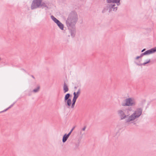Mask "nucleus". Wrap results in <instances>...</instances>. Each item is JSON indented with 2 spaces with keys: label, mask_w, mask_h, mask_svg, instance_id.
<instances>
[{
  "label": "nucleus",
  "mask_w": 156,
  "mask_h": 156,
  "mask_svg": "<svg viewBox=\"0 0 156 156\" xmlns=\"http://www.w3.org/2000/svg\"><path fill=\"white\" fill-rule=\"evenodd\" d=\"M77 20V15L75 11H72L66 21V23L69 30L71 36L74 37L75 35L76 29L75 25Z\"/></svg>",
  "instance_id": "f257e3e1"
},
{
  "label": "nucleus",
  "mask_w": 156,
  "mask_h": 156,
  "mask_svg": "<svg viewBox=\"0 0 156 156\" xmlns=\"http://www.w3.org/2000/svg\"><path fill=\"white\" fill-rule=\"evenodd\" d=\"M72 95L70 93L66 94L64 98V102L65 105L68 108H69L71 106L72 104V101L71 98Z\"/></svg>",
  "instance_id": "f03ea898"
},
{
  "label": "nucleus",
  "mask_w": 156,
  "mask_h": 156,
  "mask_svg": "<svg viewBox=\"0 0 156 156\" xmlns=\"http://www.w3.org/2000/svg\"><path fill=\"white\" fill-rule=\"evenodd\" d=\"M125 103H122V106H132L136 105V102L133 99L131 98H126L125 100Z\"/></svg>",
  "instance_id": "7ed1b4c3"
},
{
  "label": "nucleus",
  "mask_w": 156,
  "mask_h": 156,
  "mask_svg": "<svg viewBox=\"0 0 156 156\" xmlns=\"http://www.w3.org/2000/svg\"><path fill=\"white\" fill-rule=\"evenodd\" d=\"M41 0H33L31 4V9L32 10L40 7Z\"/></svg>",
  "instance_id": "20e7f679"
},
{
  "label": "nucleus",
  "mask_w": 156,
  "mask_h": 156,
  "mask_svg": "<svg viewBox=\"0 0 156 156\" xmlns=\"http://www.w3.org/2000/svg\"><path fill=\"white\" fill-rule=\"evenodd\" d=\"M118 114L119 115L121 120L126 118L128 115H126L124 112L122 110L118 111Z\"/></svg>",
  "instance_id": "39448f33"
},
{
  "label": "nucleus",
  "mask_w": 156,
  "mask_h": 156,
  "mask_svg": "<svg viewBox=\"0 0 156 156\" xmlns=\"http://www.w3.org/2000/svg\"><path fill=\"white\" fill-rule=\"evenodd\" d=\"M155 52H156V47L147 50L144 53L145 55H147L152 54Z\"/></svg>",
  "instance_id": "423d86ee"
},
{
  "label": "nucleus",
  "mask_w": 156,
  "mask_h": 156,
  "mask_svg": "<svg viewBox=\"0 0 156 156\" xmlns=\"http://www.w3.org/2000/svg\"><path fill=\"white\" fill-rule=\"evenodd\" d=\"M142 111V109L141 108H138L136 109V111H135L134 112L136 113V117L138 118L141 115Z\"/></svg>",
  "instance_id": "0eeeda50"
},
{
  "label": "nucleus",
  "mask_w": 156,
  "mask_h": 156,
  "mask_svg": "<svg viewBox=\"0 0 156 156\" xmlns=\"http://www.w3.org/2000/svg\"><path fill=\"white\" fill-rule=\"evenodd\" d=\"M69 90V88L67 85L65 81L64 83L63 86V90L64 93L68 92Z\"/></svg>",
  "instance_id": "6e6552de"
},
{
  "label": "nucleus",
  "mask_w": 156,
  "mask_h": 156,
  "mask_svg": "<svg viewBox=\"0 0 156 156\" xmlns=\"http://www.w3.org/2000/svg\"><path fill=\"white\" fill-rule=\"evenodd\" d=\"M56 24L61 30H64V26L59 21H58Z\"/></svg>",
  "instance_id": "1a4fd4ad"
},
{
  "label": "nucleus",
  "mask_w": 156,
  "mask_h": 156,
  "mask_svg": "<svg viewBox=\"0 0 156 156\" xmlns=\"http://www.w3.org/2000/svg\"><path fill=\"white\" fill-rule=\"evenodd\" d=\"M42 0H41V5H40V7H42V9H43L44 7H46L47 9H48V5H46L45 3L42 2Z\"/></svg>",
  "instance_id": "9d476101"
},
{
  "label": "nucleus",
  "mask_w": 156,
  "mask_h": 156,
  "mask_svg": "<svg viewBox=\"0 0 156 156\" xmlns=\"http://www.w3.org/2000/svg\"><path fill=\"white\" fill-rule=\"evenodd\" d=\"M68 138L69 137L66 135V134H65L62 137V142L64 143L65 142Z\"/></svg>",
  "instance_id": "9b49d317"
},
{
  "label": "nucleus",
  "mask_w": 156,
  "mask_h": 156,
  "mask_svg": "<svg viewBox=\"0 0 156 156\" xmlns=\"http://www.w3.org/2000/svg\"><path fill=\"white\" fill-rule=\"evenodd\" d=\"M51 19L56 23L59 21L54 16L52 15L51 16Z\"/></svg>",
  "instance_id": "f8f14e48"
},
{
  "label": "nucleus",
  "mask_w": 156,
  "mask_h": 156,
  "mask_svg": "<svg viewBox=\"0 0 156 156\" xmlns=\"http://www.w3.org/2000/svg\"><path fill=\"white\" fill-rule=\"evenodd\" d=\"M51 19L56 23L59 21L54 16L52 15L51 16Z\"/></svg>",
  "instance_id": "ddd939ff"
},
{
  "label": "nucleus",
  "mask_w": 156,
  "mask_h": 156,
  "mask_svg": "<svg viewBox=\"0 0 156 156\" xmlns=\"http://www.w3.org/2000/svg\"><path fill=\"white\" fill-rule=\"evenodd\" d=\"M15 103H16V102L13 103L12 105H10L9 107H8L6 109H5L4 110H3V111H2L0 112V113H2V112H5L7 111L9 109H10L11 107H12Z\"/></svg>",
  "instance_id": "4468645a"
},
{
  "label": "nucleus",
  "mask_w": 156,
  "mask_h": 156,
  "mask_svg": "<svg viewBox=\"0 0 156 156\" xmlns=\"http://www.w3.org/2000/svg\"><path fill=\"white\" fill-rule=\"evenodd\" d=\"M76 100V99L75 100L73 99L72 104L71 105L72 108H74Z\"/></svg>",
  "instance_id": "2eb2a0df"
},
{
  "label": "nucleus",
  "mask_w": 156,
  "mask_h": 156,
  "mask_svg": "<svg viewBox=\"0 0 156 156\" xmlns=\"http://www.w3.org/2000/svg\"><path fill=\"white\" fill-rule=\"evenodd\" d=\"M40 86L39 85H38L37 87V88L34 89L33 91L34 93H37L40 90Z\"/></svg>",
  "instance_id": "dca6fc26"
},
{
  "label": "nucleus",
  "mask_w": 156,
  "mask_h": 156,
  "mask_svg": "<svg viewBox=\"0 0 156 156\" xmlns=\"http://www.w3.org/2000/svg\"><path fill=\"white\" fill-rule=\"evenodd\" d=\"M136 112H134L132 115H131L130 116V117L133 120L135 119L136 118H137L136 115Z\"/></svg>",
  "instance_id": "f3484780"
},
{
  "label": "nucleus",
  "mask_w": 156,
  "mask_h": 156,
  "mask_svg": "<svg viewBox=\"0 0 156 156\" xmlns=\"http://www.w3.org/2000/svg\"><path fill=\"white\" fill-rule=\"evenodd\" d=\"M115 4H111L110 5H109V7H110L109 12H110L112 9H113V10H114L115 9Z\"/></svg>",
  "instance_id": "a211bd4d"
},
{
  "label": "nucleus",
  "mask_w": 156,
  "mask_h": 156,
  "mask_svg": "<svg viewBox=\"0 0 156 156\" xmlns=\"http://www.w3.org/2000/svg\"><path fill=\"white\" fill-rule=\"evenodd\" d=\"M140 61L139 62H135V63L136 64L139 66H142V65L145 66L146 64V62H144L143 63H140Z\"/></svg>",
  "instance_id": "6ab92c4d"
},
{
  "label": "nucleus",
  "mask_w": 156,
  "mask_h": 156,
  "mask_svg": "<svg viewBox=\"0 0 156 156\" xmlns=\"http://www.w3.org/2000/svg\"><path fill=\"white\" fill-rule=\"evenodd\" d=\"M73 99H75V100L76 99H76L78 98L79 96H78V95L76 94V92H74L73 93Z\"/></svg>",
  "instance_id": "aec40b11"
},
{
  "label": "nucleus",
  "mask_w": 156,
  "mask_h": 156,
  "mask_svg": "<svg viewBox=\"0 0 156 156\" xmlns=\"http://www.w3.org/2000/svg\"><path fill=\"white\" fill-rule=\"evenodd\" d=\"M131 121H133V120L130 116H129L128 118L126 120V122H129Z\"/></svg>",
  "instance_id": "412c9836"
},
{
  "label": "nucleus",
  "mask_w": 156,
  "mask_h": 156,
  "mask_svg": "<svg viewBox=\"0 0 156 156\" xmlns=\"http://www.w3.org/2000/svg\"><path fill=\"white\" fill-rule=\"evenodd\" d=\"M107 2L108 3H113L114 2V0H107Z\"/></svg>",
  "instance_id": "4be33fe9"
},
{
  "label": "nucleus",
  "mask_w": 156,
  "mask_h": 156,
  "mask_svg": "<svg viewBox=\"0 0 156 156\" xmlns=\"http://www.w3.org/2000/svg\"><path fill=\"white\" fill-rule=\"evenodd\" d=\"M80 88L78 90L77 92L76 93V94L78 95V96H79L80 95Z\"/></svg>",
  "instance_id": "5701e85b"
},
{
  "label": "nucleus",
  "mask_w": 156,
  "mask_h": 156,
  "mask_svg": "<svg viewBox=\"0 0 156 156\" xmlns=\"http://www.w3.org/2000/svg\"><path fill=\"white\" fill-rule=\"evenodd\" d=\"M114 3H115L117 4V5H119L120 4V2H117L116 1H114Z\"/></svg>",
  "instance_id": "b1692460"
},
{
  "label": "nucleus",
  "mask_w": 156,
  "mask_h": 156,
  "mask_svg": "<svg viewBox=\"0 0 156 156\" xmlns=\"http://www.w3.org/2000/svg\"><path fill=\"white\" fill-rule=\"evenodd\" d=\"M127 110L128 111H131L132 110V108L131 107H129L128 109H127Z\"/></svg>",
  "instance_id": "393cba45"
},
{
  "label": "nucleus",
  "mask_w": 156,
  "mask_h": 156,
  "mask_svg": "<svg viewBox=\"0 0 156 156\" xmlns=\"http://www.w3.org/2000/svg\"><path fill=\"white\" fill-rule=\"evenodd\" d=\"M144 55H145L144 53V52L143 53H141L140 54V57L141 58V57H142V56H143Z\"/></svg>",
  "instance_id": "a878e982"
},
{
  "label": "nucleus",
  "mask_w": 156,
  "mask_h": 156,
  "mask_svg": "<svg viewBox=\"0 0 156 156\" xmlns=\"http://www.w3.org/2000/svg\"><path fill=\"white\" fill-rule=\"evenodd\" d=\"M75 128V126H74L72 128V129H71V130H70V132H71V133H72V131H73V129H74Z\"/></svg>",
  "instance_id": "bb28decb"
},
{
  "label": "nucleus",
  "mask_w": 156,
  "mask_h": 156,
  "mask_svg": "<svg viewBox=\"0 0 156 156\" xmlns=\"http://www.w3.org/2000/svg\"><path fill=\"white\" fill-rule=\"evenodd\" d=\"M71 132H69L68 134H66V135L67 136H68V137H69V136L70 135V134H71Z\"/></svg>",
  "instance_id": "cd10ccee"
},
{
  "label": "nucleus",
  "mask_w": 156,
  "mask_h": 156,
  "mask_svg": "<svg viewBox=\"0 0 156 156\" xmlns=\"http://www.w3.org/2000/svg\"><path fill=\"white\" fill-rule=\"evenodd\" d=\"M140 56H137L135 58L136 59H139V58H140Z\"/></svg>",
  "instance_id": "c85d7f7f"
},
{
  "label": "nucleus",
  "mask_w": 156,
  "mask_h": 156,
  "mask_svg": "<svg viewBox=\"0 0 156 156\" xmlns=\"http://www.w3.org/2000/svg\"><path fill=\"white\" fill-rule=\"evenodd\" d=\"M150 62V59H149L148 61L146 62V64H148Z\"/></svg>",
  "instance_id": "c756f323"
},
{
  "label": "nucleus",
  "mask_w": 156,
  "mask_h": 156,
  "mask_svg": "<svg viewBox=\"0 0 156 156\" xmlns=\"http://www.w3.org/2000/svg\"><path fill=\"white\" fill-rule=\"evenodd\" d=\"M86 128V126H84L83 128L82 129V130L83 131H84Z\"/></svg>",
  "instance_id": "7c9ffc66"
},
{
  "label": "nucleus",
  "mask_w": 156,
  "mask_h": 156,
  "mask_svg": "<svg viewBox=\"0 0 156 156\" xmlns=\"http://www.w3.org/2000/svg\"><path fill=\"white\" fill-rule=\"evenodd\" d=\"M145 50H146V49H145V48H144V49H143L141 51V52H144V51H145Z\"/></svg>",
  "instance_id": "2f4dec72"
},
{
  "label": "nucleus",
  "mask_w": 156,
  "mask_h": 156,
  "mask_svg": "<svg viewBox=\"0 0 156 156\" xmlns=\"http://www.w3.org/2000/svg\"><path fill=\"white\" fill-rule=\"evenodd\" d=\"M31 76L33 78H34V79H35V77H34V76L33 75H31Z\"/></svg>",
  "instance_id": "473e14b6"
},
{
  "label": "nucleus",
  "mask_w": 156,
  "mask_h": 156,
  "mask_svg": "<svg viewBox=\"0 0 156 156\" xmlns=\"http://www.w3.org/2000/svg\"><path fill=\"white\" fill-rule=\"evenodd\" d=\"M21 69L24 71L25 72H26V71L23 69Z\"/></svg>",
  "instance_id": "72a5a7b5"
},
{
  "label": "nucleus",
  "mask_w": 156,
  "mask_h": 156,
  "mask_svg": "<svg viewBox=\"0 0 156 156\" xmlns=\"http://www.w3.org/2000/svg\"><path fill=\"white\" fill-rule=\"evenodd\" d=\"M114 1L120 2V0H114Z\"/></svg>",
  "instance_id": "f704fd0d"
},
{
  "label": "nucleus",
  "mask_w": 156,
  "mask_h": 156,
  "mask_svg": "<svg viewBox=\"0 0 156 156\" xmlns=\"http://www.w3.org/2000/svg\"><path fill=\"white\" fill-rule=\"evenodd\" d=\"M117 8H118V7H115V9H115V10H117Z\"/></svg>",
  "instance_id": "c9c22d12"
},
{
  "label": "nucleus",
  "mask_w": 156,
  "mask_h": 156,
  "mask_svg": "<svg viewBox=\"0 0 156 156\" xmlns=\"http://www.w3.org/2000/svg\"><path fill=\"white\" fill-rule=\"evenodd\" d=\"M74 88H75V89H76V88H77V87H75Z\"/></svg>",
  "instance_id": "e433bc0d"
},
{
  "label": "nucleus",
  "mask_w": 156,
  "mask_h": 156,
  "mask_svg": "<svg viewBox=\"0 0 156 156\" xmlns=\"http://www.w3.org/2000/svg\"><path fill=\"white\" fill-rule=\"evenodd\" d=\"M104 10H103V11H102V13L104 12Z\"/></svg>",
  "instance_id": "4c0bfd02"
},
{
  "label": "nucleus",
  "mask_w": 156,
  "mask_h": 156,
  "mask_svg": "<svg viewBox=\"0 0 156 156\" xmlns=\"http://www.w3.org/2000/svg\"><path fill=\"white\" fill-rule=\"evenodd\" d=\"M78 146H79V145H77V147H78Z\"/></svg>",
  "instance_id": "58836bf2"
}]
</instances>
